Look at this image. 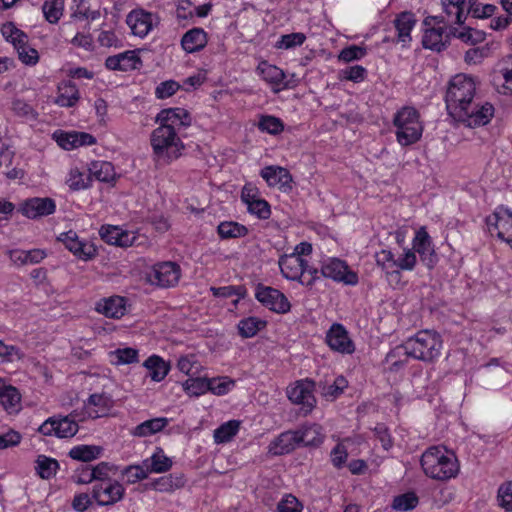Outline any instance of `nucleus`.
Masks as SVG:
<instances>
[{
  "instance_id": "nucleus-24",
  "label": "nucleus",
  "mask_w": 512,
  "mask_h": 512,
  "mask_svg": "<svg viewBox=\"0 0 512 512\" xmlns=\"http://www.w3.org/2000/svg\"><path fill=\"white\" fill-rule=\"evenodd\" d=\"M208 43V35L204 29L194 27L188 30L181 38V46L187 53L199 52Z\"/></svg>"
},
{
  "instance_id": "nucleus-51",
  "label": "nucleus",
  "mask_w": 512,
  "mask_h": 512,
  "mask_svg": "<svg viewBox=\"0 0 512 512\" xmlns=\"http://www.w3.org/2000/svg\"><path fill=\"white\" fill-rule=\"evenodd\" d=\"M496 10V6L491 4H485L483 6L477 5L476 0H466L465 6V19L468 14H472L474 18H488L491 17Z\"/></svg>"
},
{
  "instance_id": "nucleus-20",
  "label": "nucleus",
  "mask_w": 512,
  "mask_h": 512,
  "mask_svg": "<svg viewBox=\"0 0 512 512\" xmlns=\"http://www.w3.org/2000/svg\"><path fill=\"white\" fill-rule=\"evenodd\" d=\"M260 175L270 187H278L284 192L292 189V176L286 168L267 166L261 170Z\"/></svg>"
},
{
  "instance_id": "nucleus-48",
  "label": "nucleus",
  "mask_w": 512,
  "mask_h": 512,
  "mask_svg": "<svg viewBox=\"0 0 512 512\" xmlns=\"http://www.w3.org/2000/svg\"><path fill=\"white\" fill-rule=\"evenodd\" d=\"M265 326V322L257 317H248L239 321L238 332L243 338L254 337Z\"/></svg>"
},
{
  "instance_id": "nucleus-57",
  "label": "nucleus",
  "mask_w": 512,
  "mask_h": 512,
  "mask_svg": "<svg viewBox=\"0 0 512 512\" xmlns=\"http://www.w3.org/2000/svg\"><path fill=\"white\" fill-rule=\"evenodd\" d=\"M497 501L501 508L512 512V480L505 481L499 486Z\"/></svg>"
},
{
  "instance_id": "nucleus-9",
  "label": "nucleus",
  "mask_w": 512,
  "mask_h": 512,
  "mask_svg": "<svg viewBox=\"0 0 512 512\" xmlns=\"http://www.w3.org/2000/svg\"><path fill=\"white\" fill-rule=\"evenodd\" d=\"M125 488L117 480L95 483L92 487V498L99 506H111L124 498Z\"/></svg>"
},
{
  "instance_id": "nucleus-11",
  "label": "nucleus",
  "mask_w": 512,
  "mask_h": 512,
  "mask_svg": "<svg viewBox=\"0 0 512 512\" xmlns=\"http://www.w3.org/2000/svg\"><path fill=\"white\" fill-rule=\"evenodd\" d=\"M57 239L80 260L88 261L97 255L95 245L88 240L80 239L73 230L61 233Z\"/></svg>"
},
{
  "instance_id": "nucleus-54",
  "label": "nucleus",
  "mask_w": 512,
  "mask_h": 512,
  "mask_svg": "<svg viewBox=\"0 0 512 512\" xmlns=\"http://www.w3.org/2000/svg\"><path fill=\"white\" fill-rule=\"evenodd\" d=\"M258 128L263 132L277 135L284 130V124L280 118L265 115L260 118Z\"/></svg>"
},
{
  "instance_id": "nucleus-50",
  "label": "nucleus",
  "mask_w": 512,
  "mask_h": 512,
  "mask_svg": "<svg viewBox=\"0 0 512 512\" xmlns=\"http://www.w3.org/2000/svg\"><path fill=\"white\" fill-rule=\"evenodd\" d=\"M21 395L19 391L6 383L0 389V402L6 410L15 409L20 403Z\"/></svg>"
},
{
  "instance_id": "nucleus-56",
  "label": "nucleus",
  "mask_w": 512,
  "mask_h": 512,
  "mask_svg": "<svg viewBox=\"0 0 512 512\" xmlns=\"http://www.w3.org/2000/svg\"><path fill=\"white\" fill-rule=\"evenodd\" d=\"M419 500L415 493L408 492L394 498L392 507L397 511H409L414 509Z\"/></svg>"
},
{
  "instance_id": "nucleus-59",
  "label": "nucleus",
  "mask_w": 512,
  "mask_h": 512,
  "mask_svg": "<svg viewBox=\"0 0 512 512\" xmlns=\"http://www.w3.org/2000/svg\"><path fill=\"white\" fill-rule=\"evenodd\" d=\"M18 54L19 60L25 65H36L39 61L38 51L28 45V42H24V45H20L15 48Z\"/></svg>"
},
{
  "instance_id": "nucleus-42",
  "label": "nucleus",
  "mask_w": 512,
  "mask_h": 512,
  "mask_svg": "<svg viewBox=\"0 0 512 512\" xmlns=\"http://www.w3.org/2000/svg\"><path fill=\"white\" fill-rule=\"evenodd\" d=\"M1 33L2 36L14 46V48L24 45V42H28L27 34L18 29L12 22L3 24L1 27Z\"/></svg>"
},
{
  "instance_id": "nucleus-36",
  "label": "nucleus",
  "mask_w": 512,
  "mask_h": 512,
  "mask_svg": "<svg viewBox=\"0 0 512 512\" xmlns=\"http://www.w3.org/2000/svg\"><path fill=\"white\" fill-rule=\"evenodd\" d=\"M90 177L100 182H111L115 179L116 173L112 163L107 161H93L88 168Z\"/></svg>"
},
{
  "instance_id": "nucleus-19",
  "label": "nucleus",
  "mask_w": 512,
  "mask_h": 512,
  "mask_svg": "<svg viewBox=\"0 0 512 512\" xmlns=\"http://www.w3.org/2000/svg\"><path fill=\"white\" fill-rule=\"evenodd\" d=\"M279 267L283 277L301 283L306 269V260L296 254L284 255L279 259Z\"/></svg>"
},
{
  "instance_id": "nucleus-45",
  "label": "nucleus",
  "mask_w": 512,
  "mask_h": 512,
  "mask_svg": "<svg viewBox=\"0 0 512 512\" xmlns=\"http://www.w3.org/2000/svg\"><path fill=\"white\" fill-rule=\"evenodd\" d=\"M64 10V0H45L42 11L45 19L52 24L57 23Z\"/></svg>"
},
{
  "instance_id": "nucleus-44",
  "label": "nucleus",
  "mask_w": 512,
  "mask_h": 512,
  "mask_svg": "<svg viewBox=\"0 0 512 512\" xmlns=\"http://www.w3.org/2000/svg\"><path fill=\"white\" fill-rule=\"evenodd\" d=\"M258 70L263 80L270 84L279 85L285 78V74L280 68L267 62L260 63Z\"/></svg>"
},
{
  "instance_id": "nucleus-32",
  "label": "nucleus",
  "mask_w": 512,
  "mask_h": 512,
  "mask_svg": "<svg viewBox=\"0 0 512 512\" xmlns=\"http://www.w3.org/2000/svg\"><path fill=\"white\" fill-rule=\"evenodd\" d=\"M143 366L149 371L150 378L155 382L162 381L170 371V365L158 355L148 357Z\"/></svg>"
},
{
  "instance_id": "nucleus-4",
  "label": "nucleus",
  "mask_w": 512,
  "mask_h": 512,
  "mask_svg": "<svg viewBox=\"0 0 512 512\" xmlns=\"http://www.w3.org/2000/svg\"><path fill=\"white\" fill-rule=\"evenodd\" d=\"M411 358L423 362H432L440 356L441 336L432 330H421L406 341Z\"/></svg>"
},
{
  "instance_id": "nucleus-28",
  "label": "nucleus",
  "mask_w": 512,
  "mask_h": 512,
  "mask_svg": "<svg viewBox=\"0 0 512 512\" xmlns=\"http://www.w3.org/2000/svg\"><path fill=\"white\" fill-rule=\"evenodd\" d=\"M296 433L300 446H318L324 439L322 427L315 423L303 425Z\"/></svg>"
},
{
  "instance_id": "nucleus-40",
  "label": "nucleus",
  "mask_w": 512,
  "mask_h": 512,
  "mask_svg": "<svg viewBox=\"0 0 512 512\" xmlns=\"http://www.w3.org/2000/svg\"><path fill=\"white\" fill-rule=\"evenodd\" d=\"M217 232L221 239H235L246 236L248 229L238 222L223 221L218 225Z\"/></svg>"
},
{
  "instance_id": "nucleus-27",
  "label": "nucleus",
  "mask_w": 512,
  "mask_h": 512,
  "mask_svg": "<svg viewBox=\"0 0 512 512\" xmlns=\"http://www.w3.org/2000/svg\"><path fill=\"white\" fill-rule=\"evenodd\" d=\"M46 256V251L42 249H15L10 251V259L17 266L38 264L43 261Z\"/></svg>"
},
{
  "instance_id": "nucleus-35",
  "label": "nucleus",
  "mask_w": 512,
  "mask_h": 512,
  "mask_svg": "<svg viewBox=\"0 0 512 512\" xmlns=\"http://www.w3.org/2000/svg\"><path fill=\"white\" fill-rule=\"evenodd\" d=\"M416 24L415 17L411 12H402L394 20V26L397 30L398 41L406 43L411 40V30Z\"/></svg>"
},
{
  "instance_id": "nucleus-16",
  "label": "nucleus",
  "mask_w": 512,
  "mask_h": 512,
  "mask_svg": "<svg viewBox=\"0 0 512 512\" xmlns=\"http://www.w3.org/2000/svg\"><path fill=\"white\" fill-rule=\"evenodd\" d=\"M126 21L132 33L143 38L158 24V17L144 10H134L128 14Z\"/></svg>"
},
{
  "instance_id": "nucleus-34",
  "label": "nucleus",
  "mask_w": 512,
  "mask_h": 512,
  "mask_svg": "<svg viewBox=\"0 0 512 512\" xmlns=\"http://www.w3.org/2000/svg\"><path fill=\"white\" fill-rule=\"evenodd\" d=\"M149 473H164L172 467V460L167 457L162 448H156L153 455L143 461Z\"/></svg>"
},
{
  "instance_id": "nucleus-30",
  "label": "nucleus",
  "mask_w": 512,
  "mask_h": 512,
  "mask_svg": "<svg viewBox=\"0 0 512 512\" xmlns=\"http://www.w3.org/2000/svg\"><path fill=\"white\" fill-rule=\"evenodd\" d=\"M376 263L386 271V275L390 281H400L401 273L399 270H396V258L390 250L383 249L376 253Z\"/></svg>"
},
{
  "instance_id": "nucleus-14",
  "label": "nucleus",
  "mask_w": 512,
  "mask_h": 512,
  "mask_svg": "<svg viewBox=\"0 0 512 512\" xmlns=\"http://www.w3.org/2000/svg\"><path fill=\"white\" fill-rule=\"evenodd\" d=\"M191 121L189 112L179 107L163 109L156 116V122H159L160 126H168L177 132V135L182 129L189 127Z\"/></svg>"
},
{
  "instance_id": "nucleus-22",
  "label": "nucleus",
  "mask_w": 512,
  "mask_h": 512,
  "mask_svg": "<svg viewBox=\"0 0 512 512\" xmlns=\"http://www.w3.org/2000/svg\"><path fill=\"white\" fill-rule=\"evenodd\" d=\"M113 399L106 393L91 394L85 402L87 413L92 418L103 417L107 415L113 407Z\"/></svg>"
},
{
  "instance_id": "nucleus-26",
  "label": "nucleus",
  "mask_w": 512,
  "mask_h": 512,
  "mask_svg": "<svg viewBox=\"0 0 512 512\" xmlns=\"http://www.w3.org/2000/svg\"><path fill=\"white\" fill-rule=\"evenodd\" d=\"M408 358H411V356L406 348V342H404L391 349L387 353L384 362L390 372H398L407 365Z\"/></svg>"
},
{
  "instance_id": "nucleus-15",
  "label": "nucleus",
  "mask_w": 512,
  "mask_h": 512,
  "mask_svg": "<svg viewBox=\"0 0 512 512\" xmlns=\"http://www.w3.org/2000/svg\"><path fill=\"white\" fill-rule=\"evenodd\" d=\"M56 210V203L49 197H34L25 200L20 208L24 216L30 219H36L51 215Z\"/></svg>"
},
{
  "instance_id": "nucleus-1",
  "label": "nucleus",
  "mask_w": 512,
  "mask_h": 512,
  "mask_svg": "<svg viewBox=\"0 0 512 512\" xmlns=\"http://www.w3.org/2000/svg\"><path fill=\"white\" fill-rule=\"evenodd\" d=\"M445 103L448 114L469 127L484 126L494 115L493 105L478 93L475 78L462 73L449 80Z\"/></svg>"
},
{
  "instance_id": "nucleus-8",
  "label": "nucleus",
  "mask_w": 512,
  "mask_h": 512,
  "mask_svg": "<svg viewBox=\"0 0 512 512\" xmlns=\"http://www.w3.org/2000/svg\"><path fill=\"white\" fill-rule=\"evenodd\" d=\"M78 430V423L68 416L49 417L38 428L39 433L42 435L58 438H71Z\"/></svg>"
},
{
  "instance_id": "nucleus-52",
  "label": "nucleus",
  "mask_w": 512,
  "mask_h": 512,
  "mask_svg": "<svg viewBox=\"0 0 512 512\" xmlns=\"http://www.w3.org/2000/svg\"><path fill=\"white\" fill-rule=\"evenodd\" d=\"M183 388L187 394L200 396L209 391V379L189 378L183 383Z\"/></svg>"
},
{
  "instance_id": "nucleus-47",
  "label": "nucleus",
  "mask_w": 512,
  "mask_h": 512,
  "mask_svg": "<svg viewBox=\"0 0 512 512\" xmlns=\"http://www.w3.org/2000/svg\"><path fill=\"white\" fill-rule=\"evenodd\" d=\"M347 385V380L343 376H338L332 383L326 382L321 385V394L327 400H334L344 392Z\"/></svg>"
},
{
  "instance_id": "nucleus-37",
  "label": "nucleus",
  "mask_w": 512,
  "mask_h": 512,
  "mask_svg": "<svg viewBox=\"0 0 512 512\" xmlns=\"http://www.w3.org/2000/svg\"><path fill=\"white\" fill-rule=\"evenodd\" d=\"M79 90L76 85L72 83H66L58 88V96L55 103L61 107H73L78 102Z\"/></svg>"
},
{
  "instance_id": "nucleus-17",
  "label": "nucleus",
  "mask_w": 512,
  "mask_h": 512,
  "mask_svg": "<svg viewBox=\"0 0 512 512\" xmlns=\"http://www.w3.org/2000/svg\"><path fill=\"white\" fill-rule=\"evenodd\" d=\"M328 346L342 354H352L355 350L347 330L341 324H333L326 334Z\"/></svg>"
},
{
  "instance_id": "nucleus-55",
  "label": "nucleus",
  "mask_w": 512,
  "mask_h": 512,
  "mask_svg": "<svg viewBox=\"0 0 512 512\" xmlns=\"http://www.w3.org/2000/svg\"><path fill=\"white\" fill-rule=\"evenodd\" d=\"M12 110L18 117L26 121H35L38 118L36 110L28 103L21 99H15L12 102Z\"/></svg>"
},
{
  "instance_id": "nucleus-31",
  "label": "nucleus",
  "mask_w": 512,
  "mask_h": 512,
  "mask_svg": "<svg viewBox=\"0 0 512 512\" xmlns=\"http://www.w3.org/2000/svg\"><path fill=\"white\" fill-rule=\"evenodd\" d=\"M447 36H444L443 27H432L425 30L422 38L423 47L440 52L446 47Z\"/></svg>"
},
{
  "instance_id": "nucleus-13",
  "label": "nucleus",
  "mask_w": 512,
  "mask_h": 512,
  "mask_svg": "<svg viewBox=\"0 0 512 512\" xmlns=\"http://www.w3.org/2000/svg\"><path fill=\"white\" fill-rule=\"evenodd\" d=\"M487 225L491 230L494 227L497 230L499 239L505 241L512 248V210L499 206L494 213L487 218Z\"/></svg>"
},
{
  "instance_id": "nucleus-58",
  "label": "nucleus",
  "mask_w": 512,
  "mask_h": 512,
  "mask_svg": "<svg viewBox=\"0 0 512 512\" xmlns=\"http://www.w3.org/2000/svg\"><path fill=\"white\" fill-rule=\"evenodd\" d=\"M306 40V36L301 32H294L282 35L276 43L278 49H291L301 46Z\"/></svg>"
},
{
  "instance_id": "nucleus-23",
  "label": "nucleus",
  "mask_w": 512,
  "mask_h": 512,
  "mask_svg": "<svg viewBox=\"0 0 512 512\" xmlns=\"http://www.w3.org/2000/svg\"><path fill=\"white\" fill-rule=\"evenodd\" d=\"M99 234L107 244L120 247H127L133 244L135 237L127 231L122 230L118 226L106 225L102 226Z\"/></svg>"
},
{
  "instance_id": "nucleus-53",
  "label": "nucleus",
  "mask_w": 512,
  "mask_h": 512,
  "mask_svg": "<svg viewBox=\"0 0 512 512\" xmlns=\"http://www.w3.org/2000/svg\"><path fill=\"white\" fill-rule=\"evenodd\" d=\"M123 478L126 479L128 484H134L138 481L144 480L148 477L149 472L143 465H129L126 466L121 472Z\"/></svg>"
},
{
  "instance_id": "nucleus-41",
  "label": "nucleus",
  "mask_w": 512,
  "mask_h": 512,
  "mask_svg": "<svg viewBox=\"0 0 512 512\" xmlns=\"http://www.w3.org/2000/svg\"><path fill=\"white\" fill-rule=\"evenodd\" d=\"M59 468V463L56 459L39 455L36 459L35 469L42 479L52 478Z\"/></svg>"
},
{
  "instance_id": "nucleus-7",
  "label": "nucleus",
  "mask_w": 512,
  "mask_h": 512,
  "mask_svg": "<svg viewBox=\"0 0 512 512\" xmlns=\"http://www.w3.org/2000/svg\"><path fill=\"white\" fill-rule=\"evenodd\" d=\"M320 273L325 278L354 286L358 283V275L349 269L347 263L339 258H328L322 262Z\"/></svg>"
},
{
  "instance_id": "nucleus-10",
  "label": "nucleus",
  "mask_w": 512,
  "mask_h": 512,
  "mask_svg": "<svg viewBox=\"0 0 512 512\" xmlns=\"http://www.w3.org/2000/svg\"><path fill=\"white\" fill-rule=\"evenodd\" d=\"M255 298L269 310L285 314L290 311L291 304L287 297L278 289L258 284L255 291Z\"/></svg>"
},
{
  "instance_id": "nucleus-29",
  "label": "nucleus",
  "mask_w": 512,
  "mask_h": 512,
  "mask_svg": "<svg viewBox=\"0 0 512 512\" xmlns=\"http://www.w3.org/2000/svg\"><path fill=\"white\" fill-rule=\"evenodd\" d=\"M125 304V298L114 296L104 299L103 302L98 303L97 310L106 317L118 319L126 312Z\"/></svg>"
},
{
  "instance_id": "nucleus-3",
  "label": "nucleus",
  "mask_w": 512,
  "mask_h": 512,
  "mask_svg": "<svg viewBox=\"0 0 512 512\" xmlns=\"http://www.w3.org/2000/svg\"><path fill=\"white\" fill-rule=\"evenodd\" d=\"M153 160L157 168L166 166L182 155L185 146L177 132L168 126H159L150 136Z\"/></svg>"
},
{
  "instance_id": "nucleus-46",
  "label": "nucleus",
  "mask_w": 512,
  "mask_h": 512,
  "mask_svg": "<svg viewBox=\"0 0 512 512\" xmlns=\"http://www.w3.org/2000/svg\"><path fill=\"white\" fill-rule=\"evenodd\" d=\"M210 291L213 294V296L220 297V298H230V297L236 296L237 298L235 300H233L234 305H237L239 300L246 296V292H247L246 288L242 285L211 287Z\"/></svg>"
},
{
  "instance_id": "nucleus-12",
  "label": "nucleus",
  "mask_w": 512,
  "mask_h": 512,
  "mask_svg": "<svg viewBox=\"0 0 512 512\" xmlns=\"http://www.w3.org/2000/svg\"><path fill=\"white\" fill-rule=\"evenodd\" d=\"M314 389V381L310 379L299 380L293 386L287 388V396L291 402L302 405L306 412H310L316 404L313 394Z\"/></svg>"
},
{
  "instance_id": "nucleus-18",
  "label": "nucleus",
  "mask_w": 512,
  "mask_h": 512,
  "mask_svg": "<svg viewBox=\"0 0 512 512\" xmlns=\"http://www.w3.org/2000/svg\"><path fill=\"white\" fill-rule=\"evenodd\" d=\"M417 252L421 260L428 268H433L437 263V256L435 254L432 240L424 227H421L415 234L413 239V248Z\"/></svg>"
},
{
  "instance_id": "nucleus-62",
  "label": "nucleus",
  "mask_w": 512,
  "mask_h": 512,
  "mask_svg": "<svg viewBox=\"0 0 512 512\" xmlns=\"http://www.w3.org/2000/svg\"><path fill=\"white\" fill-rule=\"evenodd\" d=\"M249 213L256 215L259 219H268L271 215L270 205L264 199H257L247 205Z\"/></svg>"
},
{
  "instance_id": "nucleus-60",
  "label": "nucleus",
  "mask_w": 512,
  "mask_h": 512,
  "mask_svg": "<svg viewBox=\"0 0 512 512\" xmlns=\"http://www.w3.org/2000/svg\"><path fill=\"white\" fill-rule=\"evenodd\" d=\"M234 386V381L227 377L209 379V391L215 395H225Z\"/></svg>"
},
{
  "instance_id": "nucleus-49",
  "label": "nucleus",
  "mask_w": 512,
  "mask_h": 512,
  "mask_svg": "<svg viewBox=\"0 0 512 512\" xmlns=\"http://www.w3.org/2000/svg\"><path fill=\"white\" fill-rule=\"evenodd\" d=\"M90 182V174H85L78 168L71 169L66 180L67 185L73 191H79L88 188L90 186Z\"/></svg>"
},
{
  "instance_id": "nucleus-64",
  "label": "nucleus",
  "mask_w": 512,
  "mask_h": 512,
  "mask_svg": "<svg viewBox=\"0 0 512 512\" xmlns=\"http://www.w3.org/2000/svg\"><path fill=\"white\" fill-rule=\"evenodd\" d=\"M417 262L416 254L413 250H405L402 255L396 259V270L411 271L414 269Z\"/></svg>"
},
{
  "instance_id": "nucleus-25",
  "label": "nucleus",
  "mask_w": 512,
  "mask_h": 512,
  "mask_svg": "<svg viewBox=\"0 0 512 512\" xmlns=\"http://www.w3.org/2000/svg\"><path fill=\"white\" fill-rule=\"evenodd\" d=\"M140 64L141 60L134 51H126L118 55L109 56L105 61L106 68L119 71L137 69Z\"/></svg>"
},
{
  "instance_id": "nucleus-2",
  "label": "nucleus",
  "mask_w": 512,
  "mask_h": 512,
  "mask_svg": "<svg viewBox=\"0 0 512 512\" xmlns=\"http://www.w3.org/2000/svg\"><path fill=\"white\" fill-rule=\"evenodd\" d=\"M421 467L426 476L435 480H449L459 473V463L453 452L443 447L428 448L421 456Z\"/></svg>"
},
{
  "instance_id": "nucleus-38",
  "label": "nucleus",
  "mask_w": 512,
  "mask_h": 512,
  "mask_svg": "<svg viewBox=\"0 0 512 512\" xmlns=\"http://www.w3.org/2000/svg\"><path fill=\"white\" fill-rule=\"evenodd\" d=\"M103 448L96 445H77L69 451V456L78 461L90 462L100 457Z\"/></svg>"
},
{
  "instance_id": "nucleus-21",
  "label": "nucleus",
  "mask_w": 512,
  "mask_h": 512,
  "mask_svg": "<svg viewBox=\"0 0 512 512\" xmlns=\"http://www.w3.org/2000/svg\"><path fill=\"white\" fill-rule=\"evenodd\" d=\"M298 446L300 445L296 430H288L282 432L270 442L268 452L275 456L284 455L292 452Z\"/></svg>"
},
{
  "instance_id": "nucleus-61",
  "label": "nucleus",
  "mask_w": 512,
  "mask_h": 512,
  "mask_svg": "<svg viewBox=\"0 0 512 512\" xmlns=\"http://www.w3.org/2000/svg\"><path fill=\"white\" fill-rule=\"evenodd\" d=\"M367 53L365 47L351 45L341 50L339 54V60L343 62H352L355 60L362 59Z\"/></svg>"
},
{
  "instance_id": "nucleus-33",
  "label": "nucleus",
  "mask_w": 512,
  "mask_h": 512,
  "mask_svg": "<svg viewBox=\"0 0 512 512\" xmlns=\"http://www.w3.org/2000/svg\"><path fill=\"white\" fill-rule=\"evenodd\" d=\"M168 419L165 417H157L146 420L131 431L135 437H147L162 431L168 425Z\"/></svg>"
},
{
  "instance_id": "nucleus-63",
  "label": "nucleus",
  "mask_w": 512,
  "mask_h": 512,
  "mask_svg": "<svg viewBox=\"0 0 512 512\" xmlns=\"http://www.w3.org/2000/svg\"><path fill=\"white\" fill-rule=\"evenodd\" d=\"M302 508V504L291 494L285 495L277 504L278 512H301Z\"/></svg>"
},
{
  "instance_id": "nucleus-39",
  "label": "nucleus",
  "mask_w": 512,
  "mask_h": 512,
  "mask_svg": "<svg viewBox=\"0 0 512 512\" xmlns=\"http://www.w3.org/2000/svg\"><path fill=\"white\" fill-rule=\"evenodd\" d=\"M184 484L185 479L182 474H169L155 479L151 483V486L157 491L169 492L174 489L183 487Z\"/></svg>"
},
{
  "instance_id": "nucleus-6",
  "label": "nucleus",
  "mask_w": 512,
  "mask_h": 512,
  "mask_svg": "<svg viewBox=\"0 0 512 512\" xmlns=\"http://www.w3.org/2000/svg\"><path fill=\"white\" fill-rule=\"evenodd\" d=\"M181 270L174 262H160L152 266L147 272V280L152 285L162 288L175 286L180 279Z\"/></svg>"
},
{
  "instance_id": "nucleus-5",
  "label": "nucleus",
  "mask_w": 512,
  "mask_h": 512,
  "mask_svg": "<svg viewBox=\"0 0 512 512\" xmlns=\"http://www.w3.org/2000/svg\"><path fill=\"white\" fill-rule=\"evenodd\" d=\"M393 124L396 127L397 141L402 146L414 144L422 136L423 127L419 121V114L412 107H404L398 111Z\"/></svg>"
},
{
  "instance_id": "nucleus-43",
  "label": "nucleus",
  "mask_w": 512,
  "mask_h": 512,
  "mask_svg": "<svg viewBox=\"0 0 512 512\" xmlns=\"http://www.w3.org/2000/svg\"><path fill=\"white\" fill-rule=\"evenodd\" d=\"M240 421L230 420L220 425L214 431V441L216 443L229 442L239 431Z\"/></svg>"
}]
</instances>
